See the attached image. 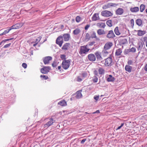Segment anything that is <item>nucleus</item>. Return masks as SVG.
<instances>
[{"mask_svg":"<svg viewBox=\"0 0 147 147\" xmlns=\"http://www.w3.org/2000/svg\"><path fill=\"white\" fill-rule=\"evenodd\" d=\"M89 50V49L87 48V46H82L81 47L79 53L82 56H84V55L87 54Z\"/></svg>","mask_w":147,"mask_h":147,"instance_id":"1","label":"nucleus"},{"mask_svg":"<svg viewBox=\"0 0 147 147\" xmlns=\"http://www.w3.org/2000/svg\"><path fill=\"white\" fill-rule=\"evenodd\" d=\"M70 63V60H64L62 63L63 68L65 69H67L69 67Z\"/></svg>","mask_w":147,"mask_h":147,"instance_id":"2","label":"nucleus"},{"mask_svg":"<svg viewBox=\"0 0 147 147\" xmlns=\"http://www.w3.org/2000/svg\"><path fill=\"white\" fill-rule=\"evenodd\" d=\"M56 43L60 47H61L63 43V37L61 35L59 36L57 38L56 41Z\"/></svg>","mask_w":147,"mask_h":147,"instance_id":"3","label":"nucleus"},{"mask_svg":"<svg viewBox=\"0 0 147 147\" xmlns=\"http://www.w3.org/2000/svg\"><path fill=\"white\" fill-rule=\"evenodd\" d=\"M118 4L115 3H108L107 4L103 6L102 8L103 9H106L112 7H115L118 5Z\"/></svg>","mask_w":147,"mask_h":147,"instance_id":"4","label":"nucleus"},{"mask_svg":"<svg viewBox=\"0 0 147 147\" xmlns=\"http://www.w3.org/2000/svg\"><path fill=\"white\" fill-rule=\"evenodd\" d=\"M51 68L49 66L44 67L40 69V72L43 74H47L50 70Z\"/></svg>","mask_w":147,"mask_h":147,"instance_id":"5","label":"nucleus"},{"mask_svg":"<svg viewBox=\"0 0 147 147\" xmlns=\"http://www.w3.org/2000/svg\"><path fill=\"white\" fill-rule=\"evenodd\" d=\"M112 61L111 57H109L105 59V65L106 66H108L112 65L111 63Z\"/></svg>","mask_w":147,"mask_h":147,"instance_id":"6","label":"nucleus"},{"mask_svg":"<svg viewBox=\"0 0 147 147\" xmlns=\"http://www.w3.org/2000/svg\"><path fill=\"white\" fill-rule=\"evenodd\" d=\"M101 15L105 17H109L111 16L113 13L110 11L105 10L101 12Z\"/></svg>","mask_w":147,"mask_h":147,"instance_id":"7","label":"nucleus"},{"mask_svg":"<svg viewBox=\"0 0 147 147\" xmlns=\"http://www.w3.org/2000/svg\"><path fill=\"white\" fill-rule=\"evenodd\" d=\"M115 36L112 30L109 31L106 36V37L108 38H113Z\"/></svg>","mask_w":147,"mask_h":147,"instance_id":"8","label":"nucleus"},{"mask_svg":"<svg viewBox=\"0 0 147 147\" xmlns=\"http://www.w3.org/2000/svg\"><path fill=\"white\" fill-rule=\"evenodd\" d=\"M23 25V24L22 23H17L10 27L11 30L13 29H17L21 27Z\"/></svg>","mask_w":147,"mask_h":147,"instance_id":"9","label":"nucleus"},{"mask_svg":"<svg viewBox=\"0 0 147 147\" xmlns=\"http://www.w3.org/2000/svg\"><path fill=\"white\" fill-rule=\"evenodd\" d=\"M113 44L112 42H109L106 43L105 44L104 47V49L105 50H107L110 49L113 46Z\"/></svg>","mask_w":147,"mask_h":147,"instance_id":"10","label":"nucleus"},{"mask_svg":"<svg viewBox=\"0 0 147 147\" xmlns=\"http://www.w3.org/2000/svg\"><path fill=\"white\" fill-rule=\"evenodd\" d=\"M52 59V57L51 56L46 57L43 59V61L44 64H46L49 63V61L51 60Z\"/></svg>","mask_w":147,"mask_h":147,"instance_id":"11","label":"nucleus"},{"mask_svg":"<svg viewBox=\"0 0 147 147\" xmlns=\"http://www.w3.org/2000/svg\"><path fill=\"white\" fill-rule=\"evenodd\" d=\"M63 38L64 41H69L70 38V36L68 34H64L63 36Z\"/></svg>","mask_w":147,"mask_h":147,"instance_id":"12","label":"nucleus"},{"mask_svg":"<svg viewBox=\"0 0 147 147\" xmlns=\"http://www.w3.org/2000/svg\"><path fill=\"white\" fill-rule=\"evenodd\" d=\"M88 58L89 60L91 61H94L96 60V57L94 54H90L88 55Z\"/></svg>","mask_w":147,"mask_h":147,"instance_id":"13","label":"nucleus"},{"mask_svg":"<svg viewBox=\"0 0 147 147\" xmlns=\"http://www.w3.org/2000/svg\"><path fill=\"white\" fill-rule=\"evenodd\" d=\"M138 50L141 51L142 48L145 47V44L143 42H140L138 43Z\"/></svg>","mask_w":147,"mask_h":147,"instance_id":"14","label":"nucleus"},{"mask_svg":"<svg viewBox=\"0 0 147 147\" xmlns=\"http://www.w3.org/2000/svg\"><path fill=\"white\" fill-rule=\"evenodd\" d=\"M101 53L97 51L95 53V54L96 57L97 59L101 60L102 59V58L101 56Z\"/></svg>","mask_w":147,"mask_h":147,"instance_id":"15","label":"nucleus"},{"mask_svg":"<svg viewBox=\"0 0 147 147\" xmlns=\"http://www.w3.org/2000/svg\"><path fill=\"white\" fill-rule=\"evenodd\" d=\"M100 19L98 13H95L93 16L92 18V20L96 21Z\"/></svg>","mask_w":147,"mask_h":147,"instance_id":"16","label":"nucleus"},{"mask_svg":"<svg viewBox=\"0 0 147 147\" xmlns=\"http://www.w3.org/2000/svg\"><path fill=\"white\" fill-rule=\"evenodd\" d=\"M70 44L69 43H66L64 44L61 48L62 49L64 50H68Z\"/></svg>","mask_w":147,"mask_h":147,"instance_id":"17","label":"nucleus"},{"mask_svg":"<svg viewBox=\"0 0 147 147\" xmlns=\"http://www.w3.org/2000/svg\"><path fill=\"white\" fill-rule=\"evenodd\" d=\"M124 11L123 9L121 8H119L116 11V13L117 15H121L123 13Z\"/></svg>","mask_w":147,"mask_h":147,"instance_id":"18","label":"nucleus"},{"mask_svg":"<svg viewBox=\"0 0 147 147\" xmlns=\"http://www.w3.org/2000/svg\"><path fill=\"white\" fill-rule=\"evenodd\" d=\"M50 120L45 125V126L46 125L48 127H49L51 125L55 122V121H54L53 118H51L50 119Z\"/></svg>","mask_w":147,"mask_h":147,"instance_id":"19","label":"nucleus"},{"mask_svg":"<svg viewBox=\"0 0 147 147\" xmlns=\"http://www.w3.org/2000/svg\"><path fill=\"white\" fill-rule=\"evenodd\" d=\"M90 37L91 38H96V39L98 40H99L100 39L97 37L96 35V33L95 32H92V33L91 34V35H90Z\"/></svg>","mask_w":147,"mask_h":147,"instance_id":"20","label":"nucleus"},{"mask_svg":"<svg viewBox=\"0 0 147 147\" xmlns=\"http://www.w3.org/2000/svg\"><path fill=\"white\" fill-rule=\"evenodd\" d=\"M97 32L99 35H102L106 34V32L105 30L102 29H99L97 30Z\"/></svg>","mask_w":147,"mask_h":147,"instance_id":"21","label":"nucleus"},{"mask_svg":"<svg viewBox=\"0 0 147 147\" xmlns=\"http://www.w3.org/2000/svg\"><path fill=\"white\" fill-rule=\"evenodd\" d=\"M130 10L132 12H136L139 11V9L138 7H135L131 8Z\"/></svg>","mask_w":147,"mask_h":147,"instance_id":"22","label":"nucleus"},{"mask_svg":"<svg viewBox=\"0 0 147 147\" xmlns=\"http://www.w3.org/2000/svg\"><path fill=\"white\" fill-rule=\"evenodd\" d=\"M132 67L129 65H127L125 66V70L129 73L131 72Z\"/></svg>","mask_w":147,"mask_h":147,"instance_id":"23","label":"nucleus"},{"mask_svg":"<svg viewBox=\"0 0 147 147\" xmlns=\"http://www.w3.org/2000/svg\"><path fill=\"white\" fill-rule=\"evenodd\" d=\"M115 78L113 77L111 75H109L107 79L108 82H113L115 81Z\"/></svg>","mask_w":147,"mask_h":147,"instance_id":"24","label":"nucleus"},{"mask_svg":"<svg viewBox=\"0 0 147 147\" xmlns=\"http://www.w3.org/2000/svg\"><path fill=\"white\" fill-rule=\"evenodd\" d=\"M96 25L100 28H104L105 26V24L104 23H98Z\"/></svg>","mask_w":147,"mask_h":147,"instance_id":"25","label":"nucleus"},{"mask_svg":"<svg viewBox=\"0 0 147 147\" xmlns=\"http://www.w3.org/2000/svg\"><path fill=\"white\" fill-rule=\"evenodd\" d=\"M58 104L62 106H65L67 105L66 102L64 100L61 101Z\"/></svg>","mask_w":147,"mask_h":147,"instance_id":"26","label":"nucleus"},{"mask_svg":"<svg viewBox=\"0 0 147 147\" xmlns=\"http://www.w3.org/2000/svg\"><path fill=\"white\" fill-rule=\"evenodd\" d=\"M122 52V49H119L116 50L115 55L117 56H119L121 55Z\"/></svg>","mask_w":147,"mask_h":147,"instance_id":"27","label":"nucleus"},{"mask_svg":"<svg viewBox=\"0 0 147 147\" xmlns=\"http://www.w3.org/2000/svg\"><path fill=\"white\" fill-rule=\"evenodd\" d=\"M138 35L139 36H142L145 34L146 33V32L145 31H142L141 30H139L137 31Z\"/></svg>","mask_w":147,"mask_h":147,"instance_id":"28","label":"nucleus"},{"mask_svg":"<svg viewBox=\"0 0 147 147\" xmlns=\"http://www.w3.org/2000/svg\"><path fill=\"white\" fill-rule=\"evenodd\" d=\"M114 32L115 34L117 35H119L121 34L119 30V27L118 26L116 27L115 28L114 30Z\"/></svg>","mask_w":147,"mask_h":147,"instance_id":"29","label":"nucleus"},{"mask_svg":"<svg viewBox=\"0 0 147 147\" xmlns=\"http://www.w3.org/2000/svg\"><path fill=\"white\" fill-rule=\"evenodd\" d=\"M82 96V93L79 91H77L76 97V98L79 99L81 98Z\"/></svg>","mask_w":147,"mask_h":147,"instance_id":"30","label":"nucleus"},{"mask_svg":"<svg viewBox=\"0 0 147 147\" xmlns=\"http://www.w3.org/2000/svg\"><path fill=\"white\" fill-rule=\"evenodd\" d=\"M105 71L104 69L101 67L100 68L98 69V73L100 74L101 75L104 74Z\"/></svg>","mask_w":147,"mask_h":147,"instance_id":"31","label":"nucleus"},{"mask_svg":"<svg viewBox=\"0 0 147 147\" xmlns=\"http://www.w3.org/2000/svg\"><path fill=\"white\" fill-rule=\"evenodd\" d=\"M80 30L78 28L74 30L73 31V33L75 35H77L80 32Z\"/></svg>","mask_w":147,"mask_h":147,"instance_id":"32","label":"nucleus"},{"mask_svg":"<svg viewBox=\"0 0 147 147\" xmlns=\"http://www.w3.org/2000/svg\"><path fill=\"white\" fill-rule=\"evenodd\" d=\"M136 23L139 26H140L142 24V20L140 19H137L136 20Z\"/></svg>","mask_w":147,"mask_h":147,"instance_id":"33","label":"nucleus"},{"mask_svg":"<svg viewBox=\"0 0 147 147\" xmlns=\"http://www.w3.org/2000/svg\"><path fill=\"white\" fill-rule=\"evenodd\" d=\"M120 43L121 44L124 45L127 43V41L126 39H123L121 40Z\"/></svg>","mask_w":147,"mask_h":147,"instance_id":"34","label":"nucleus"},{"mask_svg":"<svg viewBox=\"0 0 147 147\" xmlns=\"http://www.w3.org/2000/svg\"><path fill=\"white\" fill-rule=\"evenodd\" d=\"M145 5L143 4H141L140 7V11L141 12H143L144 10Z\"/></svg>","mask_w":147,"mask_h":147,"instance_id":"35","label":"nucleus"},{"mask_svg":"<svg viewBox=\"0 0 147 147\" xmlns=\"http://www.w3.org/2000/svg\"><path fill=\"white\" fill-rule=\"evenodd\" d=\"M106 24L109 27H111L112 26L111 20H108L106 22Z\"/></svg>","mask_w":147,"mask_h":147,"instance_id":"36","label":"nucleus"},{"mask_svg":"<svg viewBox=\"0 0 147 147\" xmlns=\"http://www.w3.org/2000/svg\"><path fill=\"white\" fill-rule=\"evenodd\" d=\"M98 78L96 77V76H94L92 79V81L94 83H96L97 82Z\"/></svg>","mask_w":147,"mask_h":147,"instance_id":"37","label":"nucleus"},{"mask_svg":"<svg viewBox=\"0 0 147 147\" xmlns=\"http://www.w3.org/2000/svg\"><path fill=\"white\" fill-rule=\"evenodd\" d=\"M11 30V29L10 27V28L9 29L5 30L4 32H3V35H4L7 33H8Z\"/></svg>","mask_w":147,"mask_h":147,"instance_id":"38","label":"nucleus"},{"mask_svg":"<svg viewBox=\"0 0 147 147\" xmlns=\"http://www.w3.org/2000/svg\"><path fill=\"white\" fill-rule=\"evenodd\" d=\"M40 77L43 78V79L46 80L48 78V77L47 76H45L43 75H41L40 76Z\"/></svg>","mask_w":147,"mask_h":147,"instance_id":"39","label":"nucleus"},{"mask_svg":"<svg viewBox=\"0 0 147 147\" xmlns=\"http://www.w3.org/2000/svg\"><path fill=\"white\" fill-rule=\"evenodd\" d=\"M130 52L134 53L136 52V49L134 47H132L131 48L129 49Z\"/></svg>","mask_w":147,"mask_h":147,"instance_id":"40","label":"nucleus"},{"mask_svg":"<svg viewBox=\"0 0 147 147\" xmlns=\"http://www.w3.org/2000/svg\"><path fill=\"white\" fill-rule=\"evenodd\" d=\"M60 58L62 59H64L66 60V56L65 55L63 54V55H60Z\"/></svg>","mask_w":147,"mask_h":147,"instance_id":"41","label":"nucleus"},{"mask_svg":"<svg viewBox=\"0 0 147 147\" xmlns=\"http://www.w3.org/2000/svg\"><path fill=\"white\" fill-rule=\"evenodd\" d=\"M76 20L77 22H79L80 21V17L79 16H77L76 18Z\"/></svg>","mask_w":147,"mask_h":147,"instance_id":"42","label":"nucleus"},{"mask_svg":"<svg viewBox=\"0 0 147 147\" xmlns=\"http://www.w3.org/2000/svg\"><path fill=\"white\" fill-rule=\"evenodd\" d=\"M130 22L131 26L132 27V28H133L134 24V21L133 19H131L130 20Z\"/></svg>","mask_w":147,"mask_h":147,"instance_id":"43","label":"nucleus"},{"mask_svg":"<svg viewBox=\"0 0 147 147\" xmlns=\"http://www.w3.org/2000/svg\"><path fill=\"white\" fill-rule=\"evenodd\" d=\"M124 124V123H121V125L119 126L116 129V130H117L120 129L121 128V127L123 126Z\"/></svg>","mask_w":147,"mask_h":147,"instance_id":"44","label":"nucleus"},{"mask_svg":"<svg viewBox=\"0 0 147 147\" xmlns=\"http://www.w3.org/2000/svg\"><path fill=\"white\" fill-rule=\"evenodd\" d=\"M106 50H105L104 51H103L102 52V53L104 54V56L105 55H106V54H108V52Z\"/></svg>","mask_w":147,"mask_h":147,"instance_id":"45","label":"nucleus"},{"mask_svg":"<svg viewBox=\"0 0 147 147\" xmlns=\"http://www.w3.org/2000/svg\"><path fill=\"white\" fill-rule=\"evenodd\" d=\"M57 65L56 62L54 61L52 63V66L53 67H55L57 66Z\"/></svg>","mask_w":147,"mask_h":147,"instance_id":"46","label":"nucleus"},{"mask_svg":"<svg viewBox=\"0 0 147 147\" xmlns=\"http://www.w3.org/2000/svg\"><path fill=\"white\" fill-rule=\"evenodd\" d=\"M11 44L10 43L6 44L4 46L3 48H7L8 47H9Z\"/></svg>","mask_w":147,"mask_h":147,"instance_id":"47","label":"nucleus"},{"mask_svg":"<svg viewBox=\"0 0 147 147\" xmlns=\"http://www.w3.org/2000/svg\"><path fill=\"white\" fill-rule=\"evenodd\" d=\"M22 66L24 68H26L27 67V65L25 63H23L22 64Z\"/></svg>","mask_w":147,"mask_h":147,"instance_id":"48","label":"nucleus"},{"mask_svg":"<svg viewBox=\"0 0 147 147\" xmlns=\"http://www.w3.org/2000/svg\"><path fill=\"white\" fill-rule=\"evenodd\" d=\"M128 64L129 65H132L133 63V61L131 60H129L127 62Z\"/></svg>","mask_w":147,"mask_h":147,"instance_id":"49","label":"nucleus"},{"mask_svg":"<svg viewBox=\"0 0 147 147\" xmlns=\"http://www.w3.org/2000/svg\"><path fill=\"white\" fill-rule=\"evenodd\" d=\"M129 52H130V51L129 49H127L125 50V52H124L125 54H127L128 53H129Z\"/></svg>","mask_w":147,"mask_h":147,"instance_id":"50","label":"nucleus"},{"mask_svg":"<svg viewBox=\"0 0 147 147\" xmlns=\"http://www.w3.org/2000/svg\"><path fill=\"white\" fill-rule=\"evenodd\" d=\"M94 74L96 76H98V72L96 70H95L94 71Z\"/></svg>","mask_w":147,"mask_h":147,"instance_id":"51","label":"nucleus"},{"mask_svg":"<svg viewBox=\"0 0 147 147\" xmlns=\"http://www.w3.org/2000/svg\"><path fill=\"white\" fill-rule=\"evenodd\" d=\"M95 43V42L94 41H93L91 42H89V45L90 46H92Z\"/></svg>","mask_w":147,"mask_h":147,"instance_id":"52","label":"nucleus"},{"mask_svg":"<svg viewBox=\"0 0 147 147\" xmlns=\"http://www.w3.org/2000/svg\"><path fill=\"white\" fill-rule=\"evenodd\" d=\"M99 98V96H94V98L96 100H97Z\"/></svg>","mask_w":147,"mask_h":147,"instance_id":"53","label":"nucleus"},{"mask_svg":"<svg viewBox=\"0 0 147 147\" xmlns=\"http://www.w3.org/2000/svg\"><path fill=\"white\" fill-rule=\"evenodd\" d=\"M144 41L146 42V46L147 47V37H144Z\"/></svg>","mask_w":147,"mask_h":147,"instance_id":"54","label":"nucleus"},{"mask_svg":"<svg viewBox=\"0 0 147 147\" xmlns=\"http://www.w3.org/2000/svg\"><path fill=\"white\" fill-rule=\"evenodd\" d=\"M90 27V25H89L88 24L85 27V30H87L88 28Z\"/></svg>","mask_w":147,"mask_h":147,"instance_id":"55","label":"nucleus"},{"mask_svg":"<svg viewBox=\"0 0 147 147\" xmlns=\"http://www.w3.org/2000/svg\"><path fill=\"white\" fill-rule=\"evenodd\" d=\"M86 139H83L81 142V143L82 144H83L85 141H86Z\"/></svg>","mask_w":147,"mask_h":147,"instance_id":"56","label":"nucleus"},{"mask_svg":"<svg viewBox=\"0 0 147 147\" xmlns=\"http://www.w3.org/2000/svg\"><path fill=\"white\" fill-rule=\"evenodd\" d=\"M82 79L80 78V77H78L77 81L78 82H81L82 81Z\"/></svg>","mask_w":147,"mask_h":147,"instance_id":"57","label":"nucleus"},{"mask_svg":"<svg viewBox=\"0 0 147 147\" xmlns=\"http://www.w3.org/2000/svg\"><path fill=\"white\" fill-rule=\"evenodd\" d=\"M8 41V40L7 39L3 40L1 42V44L2 43H5L6 41Z\"/></svg>","mask_w":147,"mask_h":147,"instance_id":"58","label":"nucleus"},{"mask_svg":"<svg viewBox=\"0 0 147 147\" xmlns=\"http://www.w3.org/2000/svg\"><path fill=\"white\" fill-rule=\"evenodd\" d=\"M100 113L99 111V110H97L95 112L93 113V114H94V113Z\"/></svg>","mask_w":147,"mask_h":147,"instance_id":"59","label":"nucleus"},{"mask_svg":"<svg viewBox=\"0 0 147 147\" xmlns=\"http://www.w3.org/2000/svg\"><path fill=\"white\" fill-rule=\"evenodd\" d=\"M39 40H38V42H36V43H35V44H34L33 45V46H34V47H35V46H36V45L37 44V43L38 42H39Z\"/></svg>","mask_w":147,"mask_h":147,"instance_id":"60","label":"nucleus"},{"mask_svg":"<svg viewBox=\"0 0 147 147\" xmlns=\"http://www.w3.org/2000/svg\"><path fill=\"white\" fill-rule=\"evenodd\" d=\"M82 76L84 77H85L86 76V74L83 73L82 74Z\"/></svg>","mask_w":147,"mask_h":147,"instance_id":"61","label":"nucleus"},{"mask_svg":"<svg viewBox=\"0 0 147 147\" xmlns=\"http://www.w3.org/2000/svg\"><path fill=\"white\" fill-rule=\"evenodd\" d=\"M145 69L146 71H147V64L146 65L145 67Z\"/></svg>","mask_w":147,"mask_h":147,"instance_id":"62","label":"nucleus"},{"mask_svg":"<svg viewBox=\"0 0 147 147\" xmlns=\"http://www.w3.org/2000/svg\"><path fill=\"white\" fill-rule=\"evenodd\" d=\"M89 36V34L88 33H86V37H88Z\"/></svg>","mask_w":147,"mask_h":147,"instance_id":"63","label":"nucleus"},{"mask_svg":"<svg viewBox=\"0 0 147 147\" xmlns=\"http://www.w3.org/2000/svg\"><path fill=\"white\" fill-rule=\"evenodd\" d=\"M61 68V66H59L58 67V69L59 70Z\"/></svg>","mask_w":147,"mask_h":147,"instance_id":"64","label":"nucleus"}]
</instances>
